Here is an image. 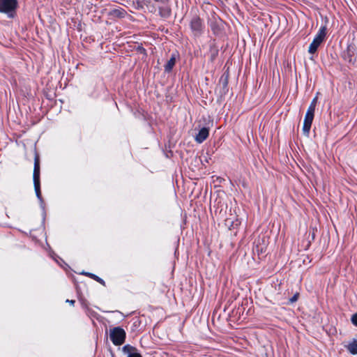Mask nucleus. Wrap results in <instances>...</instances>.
Returning <instances> with one entry per match:
<instances>
[{
    "mask_svg": "<svg viewBox=\"0 0 357 357\" xmlns=\"http://www.w3.org/2000/svg\"><path fill=\"white\" fill-rule=\"evenodd\" d=\"M17 0H0V13L13 19L17 15Z\"/></svg>",
    "mask_w": 357,
    "mask_h": 357,
    "instance_id": "obj_1",
    "label": "nucleus"
},
{
    "mask_svg": "<svg viewBox=\"0 0 357 357\" xmlns=\"http://www.w3.org/2000/svg\"><path fill=\"white\" fill-rule=\"evenodd\" d=\"M33 185L36 192V195L40 202H43V198L40 191V159L38 155L34 158V167L33 173Z\"/></svg>",
    "mask_w": 357,
    "mask_h": 357,
    "instance_id": "obj_2",
    "label": "nucleus"
},
{
    "mask_svg": "<svg viewBox=\"0 0 357 357\" xmlns=\"http://www.w3.org/2000/svg\"><path fill=\"white\" fill-rule=\"evenodd\" d=\"M327 33V28L326 26H322L320 27L318 33L314 38L312 42L310 43L308 49L309 53L313 54L317 51L319 45L323 43L324 40L326 36Z\"/></svg>",
    "mask_w": 357,
    "mask_h": 357,
    "instance_id": "obj_3",
    "label": "nucleus"
},
{
    "mask_svg": "<svg viewBox=\"0 0 357 357\" xmlns=\"http://www.w3.org/2000/svg\"><path fill=\"white\" fill-rule=\"evenodd\" d=\"M109 337L114 345L120 346L125 342L126 333L120 326L114 327L110 330Z\"/></svg>",
    "mask_w": 357,
    "mask_h": 357,
    "instance_id": "obj_4",
    "label": "nucleus"
},
{
    "mask_svg": "<svg viewBox=\"0 0 357 357\" xmlns=\"http://www.w3.org/2000/svg\"><path fill=\"white\" fill-rule=\"evenodd\" d=\"M190 28L195 37H199L204 33L205 26L203 20L195 15L190 20Z\"/></svg>",
    "mask_w": 357,
    "mask_h": 357,
    "instance_id": "obj_5",
    "label": "nucleus"
},
{
    "mask_svg": "<svg viewBox=\"0 0 357 357\" xmlns=\"http://www.w3.org/2000/svg\"><path fill=\"white\" fill-rule=\"evenodd\" d=\"M344 60L351 65H357V49L355 45L349 44L342 53Z\"/></svg>",
    "mask_w": 357,
    "mask_h": 357,
    "instance_id": "obj_6",
    "label": "nucleus"
},
{
    "mask_svg": "<svg viewBox=\"0 0 357 357\" xmlns=\"http://www.w3.org/2000/svg\"><path fill=\"white\" fill-rule=\"evenodd\" d=\"M314 116V112L307 110L303 126V132L307 137L309 136Z\"/></svg>",
    "mask_w": 357,
    "mask_h": 357,
    "instance_id": "obj_7",
    "label": "nucleus"
},
{
    "mask_svg": "<svg viewBox=\"0 0 357 357\" xmlns=\"http://www.w3.org/2000/svg\"><path fill=\"white\" fill-rule=\"evenodd\" d=\"M228 80H229V73H225L221 76L220 81H219V85L221 87V89H220V93L221 96H225L229 91Z\"/></svg>",
    "mask_w": 357,
    "mask_h": 357,
    "instance_id": "obj_8",
    "label": "nucleus"
},
{
    "mask_svg": "<svg viewBox=\"0 0 357 357\" xmlns=\"http://www.w3.org/2000/svg\"><path fill=\"white\" fill-rule=\"evenodd\" d=\"M122 351L127 357H142L137 349L130 344H126L122 347Z\"/></svg>",
    "mask_w": 357,
    "mask_h": 357,
    "instance_id": "obj_9",
    "label": "nucleus"
},
{
    "mask_svg": "<svg viewBox=\"0 0 357 357\" xmlns=\"http://www.w3.org/2000/svg\"><path fill=\"white\" fill-rule=\"evenodd\" d=\"M209 135V130L208 128L203 127L201 128L199 131V132L195 136V141L197 143H202L204 141H205Z\"/></svg>",
    "mask_w": 357,
    "mask_h": 357,
    "instance_id": "obj_10",
    "label": "nucleus"
},
{
    "mask_svg": "<svg viewBox=\"0 0 357 357\" xmlns=\"http://www.w3.org/2000/svg\"><path fill=\"white\" fill-rule=\"evenodd\" d=\"M126 15V11L121 8L112 9L108 13L111 18H123Z\"/></svg>",
    "mask_w": 357,
    "mask_h": 357,
    "instance_id": "obj_11",
    "label": "nucleus"
},
{
    "mask_svg": "<svg viewBox=\"0 0 357 357\" xmlns=\"http://www.w3.org/2000/svg\"><path fill=\"white\" fill-rule=\"evenodd\" d=\"M176 61V54L173 53L171 55L170 59L167 61V63L164 66L165 71L166 73H170L174 66H175Z\"/></svg>",
    "mask_w": 357,
    "mask_h": 357,
    "instance_id": "obj_12",
    "label": "nucleus"
},
{
    "mask_svg": "<svg viewBox=\"0 0 357 357\" xmlns=\"http://www.w3.org/2000/svg\"><path fill=\"white\" fill-rule=\"evenodd\" d=\"M220 23H221V20L220 19L217 20L215 17H213V20H210L208 24L214 34H218L219 33L220 30Z\"/></svg>",
    "mask_w": 357,
    "mask_h": 357,
    "instance_id": "obj_13",
    "label": "nucleus"
},
{
    "mask_svg": "<svg viewBox=\"0 0 357 357\" xmlns=\"http://www.w3.org/2000/svg\"><path fill=\"white\" fill-rule=\"evenodd\" d=\"M159 14L162 17L168 18L172 14V10L168 6H162L159 8Z\"/></svg>",
    "mask_w": 357,
    "mask_h": 357,
    "instance_id": "obj_14",
    "label": "nucleus"
},
{
    "mask_svg": "<svg viewBox=\"0 0 357 357\" xmlns=\"http://www.w3.org/2000/svg\"><path fill=\"white\" fill-rule=\"evenodd\" d=\"M347 350L353 355H357V339H354L347 346Z\"/></svg>",
    "mask_w": 357,
    "mask_h": 357,
    "instance_id": "obj_15",
    "label": "nucleus"
},
{
    "mask_svg": "<svg viewBox=\"0 0 357 357\" xmlns=\"http://www.w3.org/2000/svg\"><path fill=\"white\" fill-rule=\"evenodd\" d=\"M84 275H88L89 277H90L91 278L95 280L96 281L98 282L99 283H100L101 284H105V281L99 278L98 276H97L96 275L93 274V273H83Z\"/></svg>",
    "mask_w": 357,
    "mask_h": 357,
    "instance_id": "obj_16",
    "label": "nucleus"
},
{
    "mask_svg": "<svg viewBox=\"0 0 357 357\" xmlns=\"http://www.w3.org/2000/svg\"><path fill=\"white\" fill-rule=\"evenodd\" d=\"M317 97L316 96L311 101L310 105L308 107L307 110H310V111L314 112L315 111V107H316V105H317Z\"/></svg>",
    "mask_w": 357,
    "mask_h": 357,
    "instance_id": "obj_17",
    "label": "nucleus"
},
{
    "mask_svg": "<svg viewBox=\"0 0 357 357\" xmlns=\"http://www.w3.org/2000/svg\"><path fill=\"white\" fill-rule=\"evenodd\" d=\"M351 321L354 326H357V313L352 315Z\"/></svg>",
    "mask_w": 357,
    "mask_h": 357,
    "instance_id": "obj_18",
    "label": "nucleus"
},
{
    "mask_svg": "<svg viewBox=\"0 0 357 357\" xmlns=\"http://www.w3.org/2000/svg\"><path fill=\"white\" fill-rule=\"evenodd\" d=\"M298 298V294H295L291 298H289V303H293L296 302Z\"/></svg>",
    "mask_w": 357,
    "mask_h": 357,
    "instance_id": "obj_19",
    "label": "nucleus"
},
{
    "mask_svg": "<svg viewBox=\"0 0 357 357\" xmlns=\"http://www.w3.org/2000/svg\"><path fill=\"white\" fill-rule=\"evenodd\" d=\"M217 54H218V50H215V51L211 54V61H213V60L215 59V56H216Z\"/></svg>",
    "mask_w": 357,
    "mask_h": 357,
    "instance_id": "obj_20",
    "label": "nucleus"
},
{
    "mask_svg": "<svg viewBox=\"0 0 357 357\" xmlns=\"http://www.w3.org/2000/svg\"><path fill=\"white\" fill-rule=\"evenodd\" d=\"M66 302L69 303L72 305H73L75 303V301L74 300H69V299H67Z\"/></svg>",
    "mask_w": 357,
    "mask_h": 357,
    "instance_id": "obj_21",
    "label": "nucleus"
},
{
    "mask_svg": "<svg viewBox=\"0 0 357 357\" xmlns=\"http://www.w3.org/2000/svg\"><path fill=\"white\" fill-rule=\"evenodd\" d=\"M154 1H156V2H164L165 0H153Z\"/></svg>",
    "mask_w": 357,
    "mask_h": 357,
    "instance_id": "obj_22",
    "label": "nucleus"
}]
</instances>
